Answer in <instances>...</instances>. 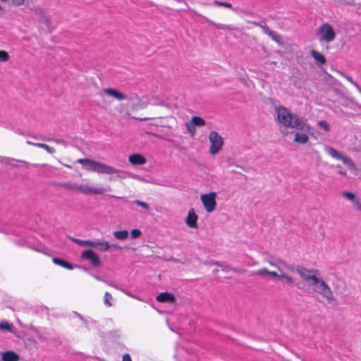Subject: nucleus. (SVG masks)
I'll return each instance as SVG.
<instances>
[{
    "label": "nucleus",
    "instance_id": "obj_42",
    "mask_svg": "<svg viewBox=\"0 0 361 361\" xmlns=\"http://www.w3.org/2000/svg\"><path fill=\"white\" fill-rule=\"evenodd\" d=\"M269 270L266 268L260 269L257 271L256 274L259 276H262L264 274H269Z\"/></svg>",
    "mask_w": 361,
    "mask_h": 361
},
{
    "label": "nucleus",
    "instance_id": "obj_47",
    "mask_svg": "<svg viewBox=\"0 0 361 361\" xmlns=\"http://www.w3.org/2000/svg\"><path fill=\"white\" fill-rule=\"evenodd\" d=\"M269 264H270L271 266L277 268V269H278L280 272H281V271H282L281 268L279 266H277L276 264H274V263H273V262H269Z\"/></svg>",
    "mask_w": 361,
    "mask_h": 361
},
{
    "label": "nucleus",
    "instance_id": "obj_38",
    "mask_svg": "<svg viewBox=\"0 0 361 361\" xmlns=\"http://www.w3.org/2000/svg\"><path fill=\"white\" fill-rule=\"evenodd\" d=\"M186 127L188 130L192 134L194 135L195 133V126L190 122L186 123Z\"/></svg>",
    "mask_w": 361,
    "mask_h": 361
},
{
    "label": "nucleus",
    "instance_id": "obj_35",
    "mask_svg": "<svg viewBox=\"0 0 361 361\" xmlns=\"http://www.w3.org/2000/svg\"><path fill=\"white\" fill-rule=\"evenodd\" d=\"M133 203L137 204V206H140V207H142L145 210H149V205L146 202H144L140 201L139 200H134L133 202Z\"/></svg>",
    "mask_w": 361,
    "mask_h": 361
},
{
    "label": "nucleus",
    "instance_id": "obj_14",
    "mask_svg": "<svg viewBox=\"0 0 361 361\" xmlns=\"http://www.w3.org/2000/svg\"><path fill=\"white\" fill-rule=\"evenodd\" d=\"M104 92L106 94H108L109 96L113 97H114L115 99H116L117 100H119V101L120 100L126 99L127 98L126 94H123L121 92H118L115 89L106 88V89L104 90Z\"/></svg>",
    "mask_w": 361,
    "mask_h": 361
},
{
    "label": "nucleus",
    "instance_id": "obj_51",
    "mask_svg": "<svg viewBox=\"0 0 361 361\" xmlns=\"http://www.w3.org/2000/svg\"><path fill=\"white\" fill-rule=\"evenodd\" d=\"M94 278H95L97 280L100 281H103V282H104V279H101V278H100V277H99V276H94Z\"/></svg>",
    "mask_w": 361,
    "mask_h": 361
},
{
    "label": "nucleus",
    "instance_id": "obj_48",
    "mask_svg": "<svg viewBox=\"0 0 361 361\" xmlns=\"http://www.w3.org/2000/svg\"><path fill=\"white\" fill-rule=\"evenodd\" d=\"M51 140L54 141L57 144H63L65 142L61 139H51Z\"/></svg>",
    "mask_w": 361,
    "mask_h": 361
},
{
    "label": "nucleus",
    "instance_id": "obj_13",
    "mask_svg": "<svg viewBox=\"0 0 361 361\" xmlns=\"http://www.w3.org/2000/svg\"><path fill=\"white\" fill-rule=\"evenodd\" d=\"M92 247L102 252H106L111 248V244L107 241L97 239L96 240H93Z\"/></svg>",
    "mask_w": 361,
    "mask_h": 361
},
{
    "label": "nucleus",
    "instance_id": "obj_23",
    "mask_svg": "<svg viewBox=\"0 0 361 361\" xmlns=\"http://www.w3.org/2000/svg\"><path fill=\"white\" fill-rule=\"evenodd\" d=\"M113 235L116 239L123 240L128 238V231H114Z\"/></svg>",
    "mask_w": 361,
    "mask_h": 361
},
{
    "label": "nucleus",
    "instance_id": "obj_45",
    "mask_svg": "<svg viewBox=\"0 0 361 361\" xmlns=\"http://www.w3.org/2000/svg\"><path fill=\"white\" fill-rule=\"evenodd\" d=\"M268 275H269V276H271L272 277H277V278H279V276H280V274H279L276 271H269V274Z\"/></svg>",
    "mask_w": 361,
    "mask_h": 361
},
{
    "label": "nucleus",
    "instance_id": "obj_17",
    "mask_svg": "<svg viewBox=\"0 0 361 361\" xmlns=\"http://www.w3.org/2000/svg\"><path fill=\"white\" fill-rule=\"evenodd\" d=\"M52 261L55 264L66 268L67 269L71 270L73 269V267L71 263L63 260V259L54 257L53 258Z\"/></svg>",
    "mask_w": 361,
    "mask_h": 361
},
{
    "label": "nucleus",
    "instance_id": "obj_31",
    "mask_svg": "<svg viewBox=\"0 0 361 361\" xmlns=\"http://www.w3.org/2000/svg\"><path fill=\"white\" fill-rule=\"evenodd\" d=\"M214 4L218 6H224L226 8H231L233 11H235V8H232V5L230 3L214 1Z\"/></svg>",
    "mask_w": 361,
    "mask_h": 361
},
{
    "label": "nucleus",
    "instance_id": "obj_41",
    "mask_svg": "<svg viewBox=\"0 0 361 361\" xmlns=\"http://www.w3.org/2000/svg\"><path fill=\"white\" fill-rule=\"evenodd\" d=\"M280 263L284 268L290 270V271H294L295 270L293 266L288 264L285 261H280Z\"/></svg>",
    "mask_w": 361,
    "mask_h": 361
},
{
    "label": "nucleus",
    "instance_id": "obj_15",
    "mask_svg": "<svg viewBox=\"0 0 361 361\" xmlns=\"http://www.w3.org/2000/svg\"><path fill=\"white\" fill-rule=\"evenodd\" d=\"M157 300L161 302H173L175 301V297L173 294L165 292L160 293L157 297Z\"/></svg>",
    "mask_w": 361,
    "mask_h": 361
},
{
    "label": "nucleus",
    "instance_id": "obj_34",
    "mask_svg": "<svg viewBox=\"0 0 361 361\" xmlns=\"http://www.w3.org/2000/svg\"><path fill=\"white\" fill-rule=\"evenodd\" d=\"M318 126L324 129L325 131L328 132L330 130V126L329 123L325 121H318Z\"/></svg>",
    "mask_w": 361,
    "mask_h": 361
},
{
    "label": "nucleus",
    "instance_id": "obj_21",
    "mask_svg": "<svg viewBox=\"0 0 361 361\" xmlns=\"http://www.w3.org/2000/svg\"><path fill=\"white\" fill-rule=\"evenodd\" d=\"M338 73L343 78H345L347 80H348L354 87H355L357 91L361 94V87L358 85V83L356 81H355L350 76L346 75L345 73L341 71H338Z\"/></svg>",
    "mask_w": 361,
    "mask_h": 361
},
{
    "label": "nucleus",
    "instance_id": "obj_36",
    "mask_svg": "<svg viewBox=\"0 0 361 361\" xmlns=\"http://www.w3.org/2000/svg\"><path fill=\"white\" fill-rule=\"evenodd\" d=\"M279 278L284 279L288 283L291 284L293 283V279L290 276H288V275L283 273V271L281 272Z\"/></svg>",
    "mask_w": 361,
    "mask_h": 361
},
{
    "label": "nucleus",
    "instance_id": "obj_52",
    "mask_svg": "<svg viewBox=\"0 0 361 361\" xmlns=\"http://www.w3.org/2000/svg\"><path fill=\"white\" fill-rule=\"evenodd\" d=\"M338 173H340V174H341V175H345V174H346V173H345V172H344V171H340L338 172Z\"/></svg>",
    "mask_w": 361,
    "mask_h": 361
},
{
    "label": "nucleus",
    "instance_id": "obj_4",
    "mask_svg": "<svg viewBox=\"0 0 361 361\" xmlns=\"http://www.w3.org/2000/svg\"><path fill=\"white\" fill-rule=\"evenodd\" d=\"M320 42L330 43L336 39V33L331 25L328 23L322 24L317 30Z\"/></svg>",
    "mask_w": 361,
    "mask_h": 361
},
{
    "label": "nucleus",
    "instance_id": "obj_9",
    "mask_svg": "<svg viewBox=\"0 0 361 361\" xmlns=\"http://www.w3.org/2000/svg\"><path fill=\"white\" fill-rule=\"evenodd\" d=\"M216 193L214 192H211L209 193L204 194L200 196V200L205 208V210L209 213L214 211L216 208Z\"/></svg>",
    "mask_w": 361,
    "mask_h": 361
},
{
    "label": "nucleus",
    "instance_id": "obj_6",
    "mask_svg": "<svg viewBox=\"0 0 361 361\" xmlns=\"http://www.w3.org/2000/svg\"><path fill=\"white\" fill-rule=\"evenodd\" d=\"M314 290L319 294L327 302L334 300V293L329 286L323 280L322 276L313 285Z\"/></svg>",
    "mask_w": 361,
    "mask_h": 361
},
{
    "label": "nucleus",
    "instance_id": "obj_19",
    "mask_svg": "<svg viewBox=\"0 0 361 361\" xmlns=\"http://www.w3.org/2000/svg\"><path fill=\"white\" fill-rule=\"evenodd\" d=\"M293 140L295 142L303 145L306 144L308 142L309 137L307 135V134L298 132L295 134V138Z\"/></svg>",
    "mask_w": 361,
    "mask_h": 361
},
{
    "label": "nucleus",
    "instance_id": "obj_11",
    "mask_svg": "<svg viewBox=\"0 0 361 361\" xmlns=\"http://www.w3.org/2000/svg\"><path fill=\"white\" fill-rule=\"evenodd\" d=\"M197 216L195 214L193 209L189 210L187 218L185 219L186 224L192 228H195L197 226Z\"/></svg>",
    "mask_w": 361,
    "mask_h": 361
},
{
    "label": "nucleus",
    "instance_id": "obj_5",
    "mask_svg": "<svg viewBox=\"0 0 361 361\" xmlns=\"http://www.w3.org/2000/svg\"><path fill=\"white\" fill-rule=\"evenodd\" d=\"M71 190H75L84 195H101L106 191L111 190L110 188H104L100 186H93L89 184H73L68 185Z\"/></svg>",
    "mask_w": 361,
    "mask_h": 361
},
{
    "label": "nucleus",
    "instance_id": "obj_49",
    "mask_svg": "<svg viewBox=\"0 0 361 361\" xmlns=\"http://www.w3.org/2000/svg\"><path fill=\"white\" fill-rule=\"evenodd\" d=\"M111 247H113V248L116 249V250H121V247L119 246L118 244H111Z\"/></svg>",
    "mask_w": 361,
    "mask_h": 361
},
{
    "label": "nucleus",
    "instance_id": "obj_26",
    "mask_svg": "<svg viewBox=\"0 0 361 361\" xmlns=\"http://www.w3.org/2000/svg\"><path fill=\"white\" fill-rule=\"evenodd\" d=\"M0 330L11 332L12 331V325L7 321L3 320L0 322Z\"/></svg>",
    "mask_w": 361,
    "mask_h": 361
},
{
    "label": "nucleus",
    "instance_id": "obj_7",
    "mask_svg": "<svg viewBox=\"0 0 361 361\" xmlns=\"http://www.w3.org/2000/svg\"><path fill=\"white\" fill-rule=\"evenodd\" d=\"M324 151L326 154H328L330 157L332 158L341 160L343 161L344 164L348 166L350 169H356V166L355 163L353 162V159L347 156L343 155L341 152L336 150L332 147H330L329 145H325L324 147Z\"/></svg>",
    "mask_w": 361,
    "mask_h": 361
},
{
    "label": "nucleus",
    "instance_id": "obj_1",
    "mask_svg": "<svg viewBox=\"0 0 361 361\" xmlns=\"http://www.w3.org/2000/svg\"><path fill=\"white\" fill-rule=\"evenodd\" d=\"M275 111L278 121L283 126L304 132H308L310 130V126L303 118L291 114L287 108L280 106L276 107Z\"/></svg>",
    "mask_w": 361,
    "mask_h": 361
},
{
    "label": "nucleus",
    "instance_id": "obj_20",
    "mask_svg": "<svg viewBox=\"0 0 361 361\" xmlns=\"http://www.w3.org/2000/svg\"><path fill=\"white\" fill-rule=\"evenodd\" d=\"M27 143L28 145H32L35 147L42 148V149H45L49 154H54L55 152V149L54 147H50L47 145L43 144V143H33L30 141H27Z\"/></svg>",
    "mask_w": 361,
    "mask_h": 361
},
{
    "label": "nucleus",
    "instance_id": "obj_39",
    "mask_svg": "<svg viewBox=\"0 0 361 361\" xmlns=\"http://www.w3.org/2000/svg\"><path fill=\"white\" fill-rule=\"evenodd\" d=\"M141 235V231L139 229H133L130 232L132 238H137Z\"/></svg>",
    "mask_w": 361,
    "mask_h": 361
},
{
    "label": "nucleus",
    "instance_id": "obj_32",
    "mask_svg": "<svg viewBox=\"0 0 361 361\" xmlns=\"http://www.w3.org/2000/svg\"><path fill=\"white\" fill-rule=\"evenodd\" d=\"M9 59V55L7 51L4 50H0V61L6 62Z\"/></svg>",
    "mask_w": 361,
    "mask_h": 361
},
{
    "label": "nucleus",
    "instance_id": "obj_8",
    "mask_svg": "<svg viewBox=\"0 0 361 361\" xmlns=\"http://www.w3.org/2000/svg\"><path fill=\"white\" fill-rule=\"evenodd\" d=\"M209 140L210 143L209 153L212 155L218 154L223 147V137L216 131H211L209 134Z\"/></svg>",
    "mask_w": 361,
    "mask_h": 361
},
{
    "label": "nucleus",
    "instance_id": "obj_10",
    "mask_svg": "<svg viewBox=\"0 0 361 361\" xmlns=\"http://www.w3.org/2000/svg\"><path fill=\"white\" fill-rule=\"evenodd\" d=\"M82 259L88 260L94 267H99L101 264L98 255L92 250H85L81 254Z\"/></svg>",
    "mask_w": 361,
    "mask_h": 361
},
{
    "label": "nucleus",
    "instance_id": "obj_22",
    "mask_svg": "<svg viewBox=\"0 0 361 361\" xmlns=\"http://www.w3.org/2000/svg\"><path fill=\"white\" fill-rule=\"evenodd\" d=\"M71 240L80 245H82V246H90L91 247H92V245H93V240H80V239H78V238H72Z\"/></svg>",
    "mask_w": 361,
    "mask_h": 361
},
{
    "label": "nucleus",
    "instance_id": "obj_44",
    "mask_svg": "<svg viewBox=\"0 0 361 361\" xmlns=\"http://www.w3.org/2000/svg\"><path fill=\"white\" fill-rule=\"evenodd\" d=\"M25 0H13V4L16 6L23 5Z\"/></svg>",
    "mask_w": 361,
    "mask_h": 361
},
{
    "label": "nucleus",
    "instance_id": "obj_29",
    "mask_svg": "<svg viewBox=\"0 0 361 361\" xmlns=\"http://www.w3.org/2000/svg\"><path fill=\"white\" fill-rule=\"evenodd\" d=\"M205 264H211V265H216V266H219L220 267L222 268V270L227 272L228 269H230V268L227 266H224V264H222L221 262H214V261H212L210 262H207L205 263Z\"/></svg>",
    "mask_w": 361,
    "mask_h": 361
},
{
    "label": "nucleus",
    "instance_id": "obj_25",
    "mask_svg": "<svg viewBox=\"0 0 361 361\" xmlns=\"http://www.w3.org/2000/svg\"><path fill=\"white\" fill-rule=\"evenodd\" d=\"M17 162L25 164V162L23 161L16 160L15 159L10 158V157H6L4 164H7L13 168H16V167H18V165L16 164Z\"/></svg>",
    "mask_w": 361,
    "mask_h": 361
},
{
    "label": "nucleus",
    "instance_id": "obj_43",
    "mask_svg": "<svg viewBox=\"0 0 361 361\" xmlns=\"http://www.w3.org/2000/svg\"><path fill=\"white\" fill-rule=\"evenodd\" d=\"M353 205L356 207V209L361 212V202L359 200L356 199L353 202Z\"/></svg>",
    "mask_w": 361,
    "mask_h": 361
},
{
    "label": "nucleus",
    "instance_id": "obj_30",
    "mask_svg": "<svg viewBox=\"0 0 361 361\" xmlns=\"http://www.w3.org/2000/svg\"><path fill=\"white\" fill-rule=\"evenodd\" d=\"M113 300V298H112L111 295L109 293L106 292L105 295H104V304L106 305H107L108 307H111L112 305L111 300Z\"/></svg>",
    "mask_w": 361,
    "mask_h": 361
},
{
    "label": "nucleus",
    "instance_id": "obj_18",
    "mask_svg": "<svg viewBox=\"0 0 361 361\" xmlns=\"http://www.w3.org/2000/svg\"><path fill=\"white\" fill-rule=\"evenodd\" d=\"M2 359L4 361H18V355L13 351H6L3 353Z\"/></svg>",
    "mask_w": 361,
    "mask_h": 361
},
{
    "label": "nucleus",
    "instance_id": "obj_27",
    "mask_svg": "<svg viewBox=\"0 0 361 361\" xmlns=\"http://www.w3.org/2000/svg\"><path fill=\"white\" fill-rule=\"evenodd\" d=\"M343 197L352 202L356 200L355 194L352 192L345 191L343 192Z\"/></svg>",
    "mask_w": 361,
    "mask_h": 361
},
{
    "label": "nucleus",
    "instance_id": "obj_24",
    "mask_svg": "<svg viewBox=\"0 0 361 361\" xmlns=\"http://www.w3.org/2000/svg\"><path fill=\"white\" fill-rule=\"evenodd\" d=\"M195 127L196 126H202L205 124V121L199 116H193L190 121Z\"/></svg>",
    "mask_w": 361,
    "mask_h": 361
},
{
    "label": "nucleus",
    "instance_id": "obj_3",
    "mask_svg": "<svg viewBox=\"0 0 361 361\" xmlns=\"http://www.w3.org/2000/svg\"><path fill=\"white\" fill-rule=\"evenodd\" d=\"M295 271L300 276L301 279L305 281L310 286L313 285L321 277L320 273L317 269H308L302 266H297Z\"/></svg>",
    "mask_w": 361,
    "mask_h": 361
},
{
    "label": "nucleus",
    "instance_id": "obj_40",
    "mask_svg": "<svg viewBox=\"0 0 361 361\" xmlns=\"http://www.w3.org/2000/svg\"><path fill=\"white\" fill-rule=\"evenodd\" d=\"M211 24L214 25L217 29H222V30H228V29H230L229 26L226 25L220 24V23H211Z\"/></svg>",
    "mask_w": 361,
    "mask_h": 361
},
{
    "label": "nucleus",
    "instance_id": "obj_2",
    "mask_svg": "<svg viewBox=\"0 0 361 361\" xmlns=\"http://www.w3.org/2000/svg\"><path fill=\"white\" fill-rule=\"evenodd\" d=\"M78 162L81 164L83 169L87 171L108 175L116 174V176L120 178H125L126 177L127 173L126 171H121L100 161L90 159H80Z\"/></svg>",
    "mask_w": 361,
    "mask_h": 361
},
{
    "label": "nucleus",
    "instance_id": "obj_33",
    "mask_svg": "<svg viewBox=\"0 0 361 361\" xmlns=\"http://www.w3.org/2000/svg\"><path fill=\"white\" fill-rule=\"evenodd\" d=\"M268 35L279 44H282L281 37L274 31H273V34H269Z\"/></svg>",
    "mask_w": 361,
    "mask_h": 361
},
{
    "label": "nucleus",
    "instance_id": "obj_50",
    "mask_svg": "<svg viewBox=\"0 0 361 361\" xmlns=\"http://www.w3.org/2000/svg\"><path fill=\"white\" fill-rule=\"evenodd\" d=\"M5 159H6L5 157L0 156V163L4 164Z\"/></svg>",
    "mask_w": 361,
    "mask_h": 361
},
{
    "label": "nucleus",
    "instance_id": "obj_46",
    "mask_svg": "<svg viewBox=\"0 0 361 361\" xmlns=\"http://www.w3.org/2000/svg\"><path fill=\"white\" fill-rule=\"evenodd\" d=\"M104 282L106 284H107V285H109V286H112V287H114V288H116V289H119L118 286H116V285H114V284L113 283H111V282H109V281H106V280H104Z\"/></svg>",
    "mask_w": 361,
    "mask_h": 361
},
{
    "label": "nucleus",
    "instance_id": "obj_28",
    "mask_svg": "<svg viewBox=\"0 0 361 361\" xmlns=\"http://www.w3.org/2000/svg\"><path fill=\"white\" fill-rule=\"evenodd\" d=\"M252 23L255 25L259 26L264 34L269 35V34H273V30H270L267 25H261L259 23H257L256 22H252Z\"/></svg>",
    "mask_w": 361,
    "mask_h": 361
},
{
    "label": "nucleus",
    "instance_id": "obj_12",
    "mask_svg": "<svg viewBox=\"0 0 361 361\" xmlns=\"http://www.w3.org/2000/svg\"><path fill=\"white\" fill-rule=\"evenodd\" d=\"M128 161L133 165H143L147 162V159L140 154H133L130 155Z\"/></svg>",
    "mask_w": 361,
    "mask_h": 361
},
{
    "label": "nucleus",
    "instance_id": "obj_37",
    "mask_svg": "<svg viewBox=\"0 0 361 361\" xmlns=\"http://www.w3.org/2000/svg\"><path fill=\"white\" fill-rule=\"evenodd\" d=\"M73 314L75 316H76L77 317H78L84 323V324L85 325V326L87 328H89L88 327V322H87V321L82 317V314H80V313H78L77 312H73Z\"/></svg>",
    "mask_w": 361,
    "mask_h": 361
},
{
    "label": "nucleus",
    "instance_id": "obj_16",
    "mask_svg": "<svg viewBox=\"0 0 361 361\" xmlns=\"http://www.w3.org/2000/svg\"><path fill=\"white\" fill-rule=\"evenodd\" d=\"M312 56L314 58V61L319 65H323L326 63V60L324 56L320 54L317 50L312 49L310 51Z\"/></svg>",
    "mask_w": 361,
    "mask_h": 361
}]
</instances>
